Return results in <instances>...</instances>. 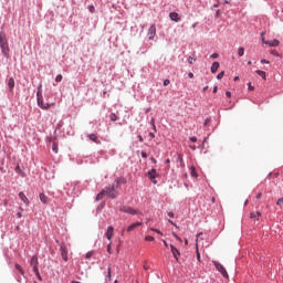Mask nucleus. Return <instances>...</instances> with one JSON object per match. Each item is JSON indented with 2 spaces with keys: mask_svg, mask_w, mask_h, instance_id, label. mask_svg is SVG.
<instances>
[{
  "mask_svg": "<svg viewBox=\"0 0 283 283\" xmlns=\"http://www.w3.org/2000/svg\"><path fill=\"white\" fill-rule=\"evenodd\" d=\"M104 196H108L109 198L114 199L118 196V191H116V186H108L103 189L97 196L96 200H103Z\"/></svg>",
  "mask_w": 283,
  "mask_h": 283,
  "instance_id": "1",
  "label": "nucleus"
},
{
  "mask_svg": "<svg viewBox=\"0 0 283 283\" xmlns=\"http://www.w3.org/2000/svg\"><path fill=\"white\" fill-rule=\"evenodd\" d=\"M0 48L3 56L8 59L10 56V46L8 45V38H6V33H0Z\"/></svg>",
  "mask_w": 283,
  "mask_h": 283,
  "instance_id": "2",
  "label": "nucleus"
},
{
  "mask_svg": "<svg viewBox=\"0 0 283 283\" xmlns=\"http://www.w3.org/2000/svg\"><path fill=\"white\" fill-rule=\"evenodd\" d=\"M30 264L33 268V272L35 273L38 280L41 281V273H39V258H36V255H33L31 258Z\"/></svg>",
  "mask_w": 283,
  "mask_h": 283,
  "instance_id": "3",
  "label": "nucleus"
},
{
  "mask_svg": "<svg viewBox=\"0 0 283 283\" xmlns=\"http://www.w3.org/2000/svg\"><path fill=\"white\" fill-rule=\"evenodd\" d=\"M212 264L216 266L217 271L221 273L222 277H229V273H227V269H224V265H222L218 261H212Z\"/></svg>",
  "mask_w": 283,
  "mask_h": 283,
  "instance_id": "4",
  "label": "nucleus"
},
{
  "mask_svg": "<svg viewBox=\"0 0 283 283\" xmlns=\"http://www.w3.org/2000/svg\"><path fill=\"white\" fill-rule=\"evenodd\" d=\"M119 211H122L123 213H128L129 216H136L138 213L137 210H134V208L129 206H120Z\"/></svg>",
  "mask_w": 283,
  "mask_h": 283,
  "instance_id": "5",
  "label": "nucleus"
},
{
  "mask_svg": "<svg viewBox=\"0 0 283 283\" xmlns=\"http://www.w3.org/2000/svg\"><path fill=\"white\" fill-rule=\"evenodd\" d=\"M38 105L41 107V109H50V104H43V95L41 94V91H38Z\"/></svg>",
  "mask_w": 283,
  "mask_h": 283,
  "instance_id": "6",
  "label": "nucleus"
},
{
  "mask_svg": "<svg viewBox=\"0 0 283 283\" xmlns=\"http://www.w3.org/2000/svg\"><path fill=\"white\" fill-rule=\"evenodd\" d=\"M60 251H61V256L64 262H67V247H65V243L60 244Z\"/></svg>",
  "mask_w": 283,
  "mask_h": 283,
  "instance_id": "7",
  "label": "nucleus"
},
{
  "mask_svg": "<svg viewBox=\"0 0 283 283\" xmlns=\"http://www.w3.org/2000/svg\"><path fill=\"white\" fill-rule=\"evenodd\" d=\"M262 41L265 45H269L270 48H277L280 45V40H272V41H265L264 38H262Z\"/></svg>",
  "mask_w": 283,
  "mask_h": 283,
  "instance_id": "8",
  "label": "nucleus"
},
{
  "mask_svg": "<svg viewBox=\"0 0 283 283\" xmlns=\"http://www.w3.org/2000/svg\"><path fill=\"white\" fill-rule=\"evenodd\" d=\"M170 251L176 260V262H179L178 256L180 255V251L174 247V244H170Z\"/></svg>",
  "mask_w": 283,
  "mask_h": 283,
  "instance_id": "9",
  "label": "nucleus"
},
{
  "mask_svg": "<svg viewBox=\"0 0 283 283\" xmlns=\"http://www.w3.org/2000/svg\"><path fill=\"white\" fill-rule=\"evenodd\" d=\"M156 36V25H151L148 30V39L150 41H154V38Z\"/></svg>",
  "mask_w": 283,
  "mask_h": 283,
  "instance_id": "10",
  "label": "nucleus"
},
{
  "mask_svg": "<svg viewBox=\"0 0 283 283\" xmlns=\"http://www.w3.org/2000/svg\"><path fill=\"white\" fill-rule=\"evenodd\" d=\"M137 227H143V222H135L127 227L126 231L127 233H132L134 229H137Z\"/></svg>",
  "mask_w": 283,
  "mask_h": 283,
  "instance_id": "11",
  "label": "nucleus"
},
{
  "mask_svg": "<svg viewBox=\"0 0 283 283\" xmlns=\"http://www.w3.org/2000/svg\"><path fill=\"white\" fill-rule=\"evenodd\" d=\"M105 235H106L107 240H112V238H114V227L109 226L107 228Z\"/></svg>",
  "mask_w": 283,
  "mask_h": 283,
  "instance_id": "12",
  "label": "nucleus"
},
{
  "mask_svg": "<svg viewBox=\"0 0 283 283\" xmlns=\"http://www.w3.org/2000/svg\"><path fill=\"white\" fill-rule=\"evenodd\" d=\"M202 235V232H199L197 234V239H196V254H197V260L198 262H200V250L198 249V239Z\"/></svg>",
  "mask_w": 283,
  "mask_h": 283,
  "instance_id": "13",
  "label": "nucleus"
},
{
  "mask_svg": "<svg viewBox=\"0 0 283 283\" xmlns=\"http://www.w3.org/2000/svg\"><path fill=\"white\" fill-rule=\"evenodd\" d=\"M169 17L172 21H175V23H178V21H180V15L177 12H170Z\"/></svg>",
  "mask_w": 283,
  "mask_h": 283,
  "instance_id": "14",
  "label": "nucleus"
},
{
  "mask_svg": "<svg viewBox=\"0 0 283 283\" xmlns=\"http://www.w3.org/2000/svg\"><path fill=\"white\" fill-rule=\"evenodd\" d=\"M9 92H14V77H10L8 81Z\"/></svg>",
  "mask_w": 283,
  "mask_h": 283,
  "instance_id": "15",
  "label": "nucleus"
},
{
  "mask_svg": "<svg viewBox=\"0 0 283 283\" xmlns=\"http://www.w3.org/2000/svg\"><path fill=\"white\" fill-rule=\"evenodd\" d=\"M19 198H20V200H22V202H24V205H30V200L28 199L25 193L19 192Z\"/></svg>",
  "mask_w": 283,
  "mask_h": 283,
  "instance_id": "16",
  "label": "nucleus"
},
{
  "mask_svg": "<svg viewBox=\"0 0 283 283\" xmlns=\"http://www.w3.org/2000/svg\"><path fill=\"white\" fill-rule=\"evenodd\" d=\"M87 138H90V140H92L93 143H96V145H101V140H98V137H96V135L88 134Z\"/></svg>",
  "mask_w": 283,
  "mask_h": 283,
  "instance_id": "17",
  "label": "nucleus"
},
{
  "mask_svg": "<svg viewBox=\"0 0 283 283\" xmlns=\"http://www.w3.org/2000/svg\"><path fill=\"white\" fill-rule=\"evenodd\" d=\"M148 178L156 184V181H154L156 180V169H151L150 171H148Z\"/></svg>",
  "mask_w": 283,
  "mask_h": 283,
  "instance_id": "18",
  "label": "nucleus"
},
{
  "mask_svg": "<svg viewBox=\"0 0 283 283\" xmlns=\"http://www.w3.org/2000/svg\"><path fill=\"white\" fill-rule=\"evenodd\" d=\"M220 67V63L219 62H214L212 65H211V73L212 74H216L218 72V69Z\"/></svg>",
  "mask_w": 283,
  "mask_h": 283,
  "instance_id": "19",
  "label": "nucleus"
},
{
  "mask_svg": "<svg viewBox=\"0 0 283 283\" xmlns=\"http://www.w3.org/2000/svg\"><path fill=\"white\" fill-rule=\"evenodd\" d=\"M255 72L259 76H261V78H263V81H266V72L261 70H256Z\"/></svg>",
  "mask_w": 283,
  "mask_h": 283,
  "instance_id": "20",
  "label": "nucleus"
},
{
  "mask_svg": "<svg viewBox=\"0 0 283 283\" xmlns=\"http://www.w3.org/2000/svg\"><path fill=\"white\" fill-rule=\"evenodd\" d=\"M190 176H192V178H198V172H196V166L190 167Z\"/></svg>",
  "mask_w": 283,
  "mask_h": 283,
  "instance_id": "21",
  "label": "nucleus"
},
{
  "mask_svg": "<svg viewBox=\"0 0 283 283\" xmlns=\"http://www.w3.org/2000/svg\"><path fill=\"white\" fill-rule=\"evenodd\" d=\"M40 200L43 205H48V196L45 193H40Z\"/></svg>",
  "mask_w": 283,
  "mask_h": 283,
  "instance_id": "22",
  "label": "nucleus"
},
{
  "mask_svg": "<svg viewBox=\"0 0 283 283\" xmlns=\"http://www.w3.org/2000/svg\"><path fill=\"white\" fill-rule=\"evenodd\" d=\"M15 271H19V273H21V275H25V272L23 271V268L20 264H15Z\"/></svg>",
  "mask_w": 283,
  "mask_h": 283,
  "instance_id": "23",
  "label": "nucleus"
},
{
  "mask_svg": "<svg viewBox=\"0 0 283 283\" xmlns=\"http://www.w3.org/2000/svg\"><path fill=\"white\" fill-rule=\"evenodd\" d=\"M52 151H54V154H59V145L56 143H53Z\"/></svg>",
  "mask_w": 283,
  "mask_h": 283,
  "instance_id": "24",
  "label": "nucleus"
},
{
  "mask_svg": "<svg viewBox=\"0 0 283 283\" xmlns=\"http://www.w3.org/2000/svg\"><path fill=\"white\" fill-rule=\"evenodd\" d=\"M243 54H244V48L240 46V48L238 49V55H239V56H242Z\"/></svg>",
  "mask_w": 283,
  "mask_h": 283,
  "instance_id": "25",
  "label": "nucleus"
},
{
  "mask_svg": "<svg viewBox=\"0 0 283 283\" xmlns=\"http://www.w3.org/2000/svg\"><path fill=\"white\" fill-rule=\"evenodd\" d=\"M109 118L113 122L118 120V116H116V114H114V113L111 114Z\"/></svg>",
  "mask_w": 283,
  "mask_h": 283,
  "instance_id": "26",
  "label": "nucleus"
},
{
  "mask_svg": "<svg viewBox=\"0 0 283 283\" xmlns=\"http://www.w3.org/2000/svg\"><path fill=\"white\" fill-rule=\"evenodd\" d=\"M196 61V57H193V56H189L188 57V63L190 64V65H193V62Z\"/></svg>",
  "mask_w": 283,
  "mask_h": 283,
  "instance_id": "27",
  "label": "nucleus"
},
{
  "mask_svg": "<svg viewBox=\"0 0 283 283\" xmlns=\"http://www.w3.org/2000/svg\"><path fill=\"white\" fill-rule=\"evenodd\" d=\"M145 240H146V242H154V237H150V235H147L146 238H145Z\"/></svg>",
  "mask_w": 283,
  "mask_h": 283,
  "instance_id": "28",
  "label": "nucleus"
},
{
  "mask_svg": "<svg viewBox=\"0 0 283 283\" xmlns=\"http://www.w3.org/2000/svg\"><path fill=\"white\" fill-rule=\"evenodd\" d=\"M61 81H63V75H57V76L55 77V82H56V83H61Z\"/></svg>",
  "mask_w": 283,
  "mask_h": 283,
  "instance_id": "29",
  "label": "nucleus"
},
{
  "mask_svg": "<svg viewBox=\"0 0 283 283\" xmlns=\"http://www.w3.org/2000/svg\"><path fill=\"white\" fill-rule=\"evenodd\" d=\"M250 218H251V220H259V219H258V214H255L254 212H252V213L250 214Z\"/></svg>",
  "mask_w": 283,
  "mask_h": 283,
  "instance_id": "30",
  "label": "nucleus"
},
{
  "mask_svg": "<svg viewBox=\"0 0 283 283\" xmlns=\"http://www.w3.org/2000/svg\"><path fill=\"white\" fill-rule=\"evenodd\" d=\"M223 76H224V71L220 72V73L217 75L218 81H220Z\"/></svg>",
  "mask_w": 283,
  "mask_h": 283,
  "instance_id": "31",
  "label": "nucleus"
},
{
  "mask_svg": "<svg viewBox=\"0 0 283 283\" xmlns=\"http://www.w3.org/2000/svg\"><path fill=\"white\" fill-rule=\"evenodd\" d=\"M248 90H250V92H253V90H255L251 82L248 83Z\"/></svg>",
  "mask_w": 283,
  "mask_h": 283,
  "instance_id": "32",
  "label": "nucleus"
},
{
  "mask_svg": "<svg viewBox=\"0 0 283 283\" xmlns=\"http://www.w3.org/2000/svg\"><path fill=\"white\" fill-rule=\"evenodd\" d=\"M150 231H154L155 233H159V235H163V232H160V230L158 229L150 228Z\"/></svg>",
  "mask_w": 283,
  "mask_h": 283,
  "instance_id": "33",
  "label": "nucleus"
},
{
  "mask_svg": "<svg viewBox=\"0 0 283 283\" xmlns=\"http://www.w3.org/2000/svg\"><path fill=\"white\" fill-rule=\"evenodd\" d=\"M270 53L273 54V56H280V53L276 50H272Z\"/></svg>",
  "mask_w": 283,
  "mask_h": 283,
  "instance_id": "34",
  "label": "nucleus"
},
{
  "mask_svg": "<svg viewBox=\"0 0 283 283\" xmlns=\"http://www.w3.org/2000/svg\"><path fill=\"white\" fill-rule=\"evenodd\" d=\"M94 255V252H87L86 253V260H90V258H92Z\"/></svg>",
  "mask_w": 283,
  "mask_h": 283,
  "instance_id": "35",
  "label": "nucleus"
},
{
  "mask_svg": "<svg viewBox=\"0 0 283 283\" xmlns=\"http://www.w3.org/2000/svg\"><path fill=\"white\" fill-rule=\"evenodd\" d=\"M174 238H176V240H178V242H182V239L180 237H178V234L172 233Z\"/></svg>",
  "mask_w": 283,
  "mask_h": 283,
  "instance_id": "36",
  "label": "nucleus"
},
{
  "mask_svg": "<svg viewBox=\"0 0 283 283\" xmlns=\"http://www.w3.org/2000/svg\"><path fill=\"white\" fill-rule=\"evenodd\" d=\"M209 123H211V117H207L205 120V126L209 125Z\"/></svg>",
  "mask_w": 283,
  "mask_h": 283,
  "instance_id": "37",
  "label": "nucleus"
},
{
  "mask_svg": "<svg viewBox=\"0 0 283 283\" xmlns=\"http://www.w3.org/2000/svg\"><path fill=\"white\" fill-rule=\"evenodd\" d=\"M108 280H112V268H108V274H107Z\"/></svg>",
  "mask_w": 283,
  "mask_h": 283,
  "instance_id": "38",
  "label": "nucleus"
},
{
  "mask_svg": "<svg viewBox=\"0 0 283 283\" xmlns=\"http://www.w3.org/2000/svg\"><path fill=\"white\" fill-rule=\"evenodd\" d=\"M15 171H17L18 174H22V176H23V171H21V167L17 166Z\"/></svg>",
  "mask_w": 283,
  "mask_h": 283,
  "instance_id": "39",
  "label": "nucleus"
},
{
  "mask_svg": "<svg viewBox=\"0 0 283 283\" xmlns=\"http://www.w3.org/2000/svg\"><path fill=\"white\" fill-rule=\"evenodd\" d=\"M218 53H212L211 55H210V59H218Z\"/></svg>",
  "mask_w": 283,
  "mask_h": 283,
  "instance_id": "40",
  "label": "nucleus"
},
{
  "mask_svg": "<svg viewBox=\"0 0 283 283\" xmlns=\"http://www.w3.org/2000/svg\"><path fill=\"white\" fill-rule=\"evenodd\" d=\"M107 253H112V243L107 245Z\"/></svg>",
  "mask_w": 283,
  "mask_h": 283,
  "instance_id": "41",
  "label": "nucleus"
},
{
  "mask_svg": "<svg viewBox=\"0 0 283 283\" xmlns=\"http://www.w3.org/2000/svg\"><path fill=\"white\" fill-rule=\"evenodd\" d=\"M189 139L191 140V143H198V138L197 137H190Z\"/></svg>",
  "mask_w": 283,
  "mask_h": 283,
  "instance_id": "42",
  "label": "nucleus"
},
{
  "mask_svg": "<svg viewBox=\"0 0 283 283\" xmlns=\"http://www.w3.org/2000/svg\"><path fill=\"white\" fill-rule=\"evenodd\" d=\"M261 63L269 65L271 62L269 60H261Z\"/></svg>",
  "mask_w": 283,
  "mask_h": 283,
  "instance_id": "43",
  "label": "nucleus"
},
{
  "mask_svg": "<svg viewBox=\"0 0 283 283\" xmlns=\"http://www.w3.org/2000/svg\"><path fill=\"white\" fill-rule=\"evenodd\" d=\"M169 83H171V81H169V80H165V81H164V85H165V87H167V85H169Z\"/></svg>",
  "mask_w": 283,
  "mask_h": 283,
  "instance_id": "44",
  "label": "nucleus"
},
{
  "mask_svg": "<svg viewBox=\"0 0 283 283\" xmlns=\"http://www.w3.org/2000/svg\"><path fill=\"white\" fill-rule=\"evenodd\" d=\"M277 206L283 205V198H280L276 202Z\"/></svg>",
  "mask_w": 283,
  "mask_h": 283,
  "instance_id": "45",
  "label": "nucleus"
},
{
  "mask_svg": "<svg viewBox=\"0 0 283 283\" xmlns=\"http://www.w3.org/2000/svg\"><path fill=\"white\" fill-rule=\"evenodd\" d=\"M226 96H228V98H231V92L227 91Z\"/></svg>",
  "mask_w": 283,
  "mask_h": 283,
  "instance_id": "46",
  "label": "nucleus"
},
{
  "mask_svg": "<svg viewBox=\"0 0 283 283\" xmlns=\"http://www.w3.org/2000/svg\"><path fill=\"white\" fill-rule=\"evenodd\" d=\"M142 158H147V154L145 151H142Z\"/></svg>",
  "mask_w": 283,
  "mask_h": 283,
  "instance_id": "47",
  "label": "nucleus"
},
{
  "mask_svg": "<svg viewBox=\"0 0 283 283\" xmlns=\"http://www.w3.org/2000/svg\"><path fill=\"white\" fill-rule=\"evenodd\" d=\"M17 218H23V213L18 212V213H17Z\"/></svg>",
  "mask_w": 283,
  "mask_h": 283,
  "instance_id": "48",
  "label": "nucleus"
},
{
  "mask_svg": "<svg viewBox=\"0 0 283 283\" xmlns=\"http://www.w3.org/2000/svg\"><path fill=\"white\" fill-rule=\"evenodd\" d=\"M260 198H262V192H259V193L256 195V199L260 200Z\"/></svg>",
  "mask_w": 283,
  "mask_h": 283,
  "instance_id": "49",
  "label": "nucleus"
},
{
  "mask_svg": "<svg viewBox=\"0 0 283 283\" xmlns=\"http://www.w3.org/2000/svg\"><path fill=\"white\" fill-rule=\"evenodd\" d=\"M178 160H179L180 164L182 165V156L178 155Z\"/></svg>",
  "mask_w": 283,
  "mask_h": 283,
  "instance_id": "50",
  "label": "nucleus"
},
{
  "mask_svg": "<svg viewBox=\"0 0 283 283\" xmlns=\"http://www.w3.org/2000/svg\"><path fill=\"white\" fill-rule=\"evenodd\" d=\"M137 138H138L139 143H143V140H144V139H143V136L138 135Z\"/></svg>",
  "mask_w": 283,
  "mask_h": 283,
  "instance_id": "51",
  "label": "nucleus"
},
{
  "mask_svg": "<svg viewBox=\"0 0 283 283\" xmlns=\"http://www.w3.org/2000/svg\"><path fill=\"white\" fill-rule=\"evenodd\" d=\"M150 160H151V163H154V165H156V163H157V160H156V158H150Z\"/></svg>",
  "mask_w": 283,
  "mask_h": 283,
  "instance_id": "52",
  "label": "nucleus"
},
{
  "mask_svg": "<svg viewBox=\"0 0 283 283\" xmlns=\"http://www.w3.org/2000/svg\"><path fill=\"white\" fill-rule=\"evenodd\" d=\"M189 78H193V73H188Z\"/></svg>",
  "mask_w": 283,
  "mask_h": 283,
  "instance_id": "53",
  "label": "nucleus"
},
{
  "mask_svg": "<svg viewBox=\"0 0 283 283\" xmlns=\"http://www.w3.org/2000/svg\"><path fill=\"white\" fill-rule=\"evenodd\" d=\"M169 218H174V212H168Z\"/></svg>",
  "mask_w": 283,
  "mask_h": 283,
  "instance_id": "54",
  "label": "nucleus"
},
{
  "mask_svg": "<svg viewBox=\"0 0 283 283\" xmlns=\"http://www.w3.org/2000/svg\"><path fill=\"white\" fill-rule=\"evenodd\" d=\"M216 17H217V18L220 17V10H217Z\"/></svg>",
  "mask_w": 283,
  "mask_h": 283,
  "instance_id": "55",
  "label": "nucleus"
},
{
  "mask_svg": "<svg viewBox=\"0 0 283 283\" xmlns=\"http://www.w3.org/2000/svg\"><path fill=\"white\" fill-rule=\"evenodd\" d=\"M163 242H164V247H166V248L169 247V244L167 243V241L164 240Z\"/></svg>",
  "mask_w": 283,
  "mask_h": 283,
  "instance_id": "56",
  "label": "nucleus"
},
{
  "mask_svg": "<svg viewBox=\"0 0 283 283\" xmlns=\"http://www.w3.org/2000/svg\"><path fill=\"white\" fill-rule=\"evenodd\" d=\"M150 138H156V136L154 135V133H149Z\"/></svg>",
  "mask_w": 283,
  "mask_h": 283,
  "instance_id": "57",
  "label": "nucleus"
},
{
  "mask_svg": "<svg viewBox=\"0 0 283 283\" xmlns=\"http://www.w3.org/2000/svg\"><path fill=\"white\" fill-rule=\"evenodd\" d=\"M216 92H218V86L213 87V94H216Z\"/></svg>",
  "mask_w": 283,
  "mask_h": 283,
  "instance_id": "58",
  "label": "nucleus"
},
{
  "mask_svg": "<svg viewBox=\"0 0 283 283\" xmlns=\"http://www.w3.org/2000/svg\"><path fill=\"white\" fill-rule=\"evenodd\" d=\"M262 216V212H256V218H260Z\"/></svg>",
  "mask_w": 283,
  "mask_h": 283,
  "instance_id": "59",
  "label": "nucleus"
},
{
  "mask_svg": "<svg viewBox=\"0 0 283 283\" xmlns=\"http://www.w3.org/2000/svg\"><path fill=\"white\" fill-rule=\"evenodd\" d=\"M144 269H145V271H147L148 269H149V265H144Z\"/></svg>",
  "mask_w": 283,
  "mask_h": 283,
  "instance_id": "60",
  "label": "nucleus"
},
{
  "mask_svg": "<svg viewBox=\"0 0 283 283\" xmlns=\"http://www.w3.org/2000/svg\"><path fill=\"white\" fill-rule=\"evenodd\" d=\"M165 163H166V165H169V163H171V160L166 159Z\"/></svg>",
  "mask_w": 283,
  "mask_h": 283,
  "instance_id": "61",
  "label": "nucleus"
},
{
  "mask_svg": "<svg viewBox=\"0 0 283 283\" xmlns=\"http://www.w3.org/2000/svg\"><path fill=\"white\" fill-rule=\"evenodd\" d=\"M90 12H94V7H90Z\"/></svg>",
  "mask_w": 283,
  "mask_h": 283,
  "instance_id": "62",
  "label": "nucleus"
},
{
  "mask_svg": "<svg viewBox=\"0 0 283 283\" xmlns=\"http://www.w3.org/2000/svg\"><path fill=\"white\" fill-rule=\"evenodd\" d=\"M209 90V86L203 87V92H207Z\"/></svg>",
  "mask_w": 283,
  "mask_h": 283,
  "instance_id": "63",
  "label": "nucleus"
},
{
  "mask_svg": "<svg viewBox=\"0 0 283 283\" xmlns=\"http://www.w3.org/2000/svg\"><path fill=\"white\" fill-rule=\"evenodd\" d=\"M234 81H240V76H235V77H234Z\"/></svg>",
  "mask_w": 283,
  "mask_h": 283,
  "instance_id": "64",
  "label": "nucleus"
}]
</instances>
